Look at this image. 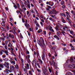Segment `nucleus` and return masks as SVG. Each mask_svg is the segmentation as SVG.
Listing matches in <instances>:
<instances>
[{
    "label": "nucleus",
    "instance_id": "obj_1",
    "mask_svg": "<svg viewBox=\"0 0 75 75\" xmlns=\"http://www.w3.org/2000/svg\"><path fill=\"white\" fill-rule=\"evenodd\" d=\"M5 63L3 64L2 63L1 64H0V67L1 68H4V66L5 67H6L8 69H9V63L6 62H4Z\"/></svg>",
    "mask_w": 75,
    "mask_h": 75
},
{
    "label": "nucleus",
    "instance_id": "obj_2",
    "mask_svg": "<svg viewBox=\"0 0 75 75\" xmlns=\"http://www.w3.org/2000/svg\"><path fill=\"white\" fill-rule=\"evenodd\" d=\"M40 40L41 41V42H40V40H38V44L39 45H40V46H42V44H43L44 46H45V43H44V40H43L42 38H40Z\"/></svg>",
    "mask_w": 75,
    "mask_h": 75
},
{
    "label": "nucleus",
    "instance_id": "obj_3",
    "mask_svg": "<svg viewBox=\"0 0 75 75\" xmlns=\"http://www.w3.org/2000/svg\"><path fill=\"white\" fill-rule=\"evenodd\" d=\"M42 70L43 71V74H44V75H47L48 74V70L46 69L45 66H44V69H42Z\"/></svg>",
    "mask_w": 75,
    "mask_h": 75
},
{
    "label": "nucleus",
    "instance_id": "obj_4",
    "mask_svg": "<svg viewBox=\"0 0 75 75\" xmlns=\"http://www.w3.org/2000/svg\"><path fill=\"white\" fill-rule=\"evenodd\" d=\"M9 38H12V39H14V35L11 34V33H9V36H8L6 37V38L8 40Z\"/></svg>",
    "mask_w": 75,
    "mask_h": 75
},
{
    "label": "nucleus",
    "instance_id": "obj_5",
    "mask_svg": "<svg viewBox=\"0 0 75 75\" xmlns=\"http://www.w3.org/2000/svg\"><path fill=\"white\" fill-rule=\"evenodd\" d=\"M46 4H48V5H50V6H52L54 5V2L52 1H47L46 2Z\"/></svg>",
    "mask_w": 75,
    "mask_h": 75
},
{
    "label": "nucleus",
    "instance_id": "obj_6",
    "mask_svg": "<svg viewBox=\"0 0 75 75\" xmlns=\"http://www.w3.org/2000/svg\"><path fill=\"white\" fill-rule=\"evenodd\" d=\"M70 61L71 62H73V63H75V57H70Z\"/></svg>",
    "mask_w": 75,
    "mask_h": 75
},
{
    "label": "nucleus",
    "instance_id": "obj_7",
    "mask_svg": "<svg viewBox=\"0 0 75 75\" xmlns=\"http://www.w3.org/2000/svg\"><path fill=\"white\" fill-rule=\"evenodd\" d=\"M52 14H56L57 13V12L56 11V10L54 9H53L52 10Z\"/></svg>",
    "mask_w": 75,
    "mask_h": 75
},
{
    "label": "nucleus",
    "instance_id": "obj_8",
    "mask_svg": "<svg viewBox=\"0 0 75 75\" xmlns=\"http://www.w3.org/2000/svg\"><path fill=\"white\" fill-rule=\"evenodd\" d=\"M36 65H37L39 68H41V67H40V64L39 63L37 62H35V67H36Z\"/></svg>",
    "mask_w": 75,
    "mask_h": 75
},
{
    "label": "nucleus",
    "instance_id": "obj_9",
    "mask_svg": "<svg viewBox=\"0 0 75 75\" xmlns=\"http://www.w3.org/2000/svg\"><path fill=\"white\" fill-rule=\"evenodd\" d=\"M25 25L26 27L28 28V29L29 28V27L30 26V24H28V23H25Z\"/></svg>",
    "mask_w": 75,
    "mask_h": 75
},
{
    "label": "nucleus",
    "instance_id": "obj_10",
    "mask_svg": "<svg viewBox=\"0 0 75 75\" xmlns=\"http://www.w3.org/2000/svg\"><path fill=\"white\" fill-rule=\"evenodd\" d=\"M29 65H30V63H27L26 64H25V67H26V68H27L28 69H30V67H29Z\"/></svg>",
    "mask_w": 75,
    "mask_h": 75
},
{
    "label": "nucleus",
    "instance_id": "obj_11",
    "mask_svg": "<svg viewBox=\"0 0 75 75\" xmlns=\"http://www.w3.org/2000/svg\"><path fill=\"white\" fill-rule=\"evenodd\" d=\"M69 67L70 68H75V64H71V65H69Z\"/></svg>",
    "mask_w": 75,
    "mask_h": 75
},
{
    "label": "nucleus",
    "instance_id": "obj_12",
    "mask_svg": "<svg viewBox=\"0 0 75 75\" xmlns=\"http://www.w3.org/2000/svg\"><path fill=\"white\" fill-rule=\"evenodd\" d=\"M45 53H43L42 55V58L43 60H44V59H45Z\"/></svg>",
    "mask_w": 75,
    "mask_h": 75
},
{
    "label": "nucleus",
    "instance_id": "obj_13",
    "mask_svg": "<svg viewBox=\"0 0 75 75\" xmlns=\"http://www.w3.org/2000/svg\"><path fill=\"white\" fill-rule=\"evenodd\" d=\"M10 69L11 70H14V66H11L10 67Z\"/></svg>",
    "mask_w": 75,
    "mask_h": 75
},
{
    "label": "nucleus",
    "instance_id": "obj_14",
    "mask_svg": "<svg viewBox=\"0 0 75 75\" xmlns=\"http://www.w3.org/2000/svg\"><path fill=\"white\" fill-rule=\"evenodd\" d=\"M38 61L40 63V64H43L42 61L41 59H38Z\"/></svg>",
    "mask_w": 75,
    "mask_h": 75
},
{
    "label": "nucleus",
    "instance_id": "obj_15",
    "mask_svg": "<svg viewBox=\"0 0 75 75\" xmlns=\"http://www.w3.org/2000/svg\"><path fill=\"white\" fill-rule=\"evenodd\" d=\"M25 67V68L23 69V71L24 72H27V69H27V68L26 67Z\"/></svg>",
    "mask_w": 75,
    "mask_h": 75
},
{
    "label": "nucleus",
    "instance_id": "obj_16",
    "mask_svg": "<svg viewBox=\"0 0 75 75\" xmlns=\"http://www.w3.org/2000/svg\"><path fill=\"white\" fill-rule=\"evenodd\" d=\"M3 52H4V50H1V51H0V55H3Z\"/></svg>",
    "mask_w": 75,
    "mask_h": 75
},
{
    "label": "nucleus",
    "instance_id": "obj_17",
    "mask_svg": "<svg viewBox=\"0 0 75 75\" xmlns=\"http://www.w3.org/2000/svg\"><path fill=\"white\" fill-rule=\"evenodd\" d=\"M15 67L16 69H18V68H19V66H18V64H16L15 66Z\"/></svg>",
    "mask_w": 75,
    "mask_h": 75
},
{
    "label": "nucleus",
    "instance_id": "obj_18",
    "mask_svg": "<svg viewBox=\"0 0 75 75\" xmlns=\"http://www.w3.org/2000/svg\"><path fill=\"white\" fill-rule=\"evenodd\" d=\"M4 52L6 53V55H8V52L6 50H5L4 51Z\"/></svg>",
    "mask_w": 75,
    "mask_h": 75
},
{
    "label": "nucleus",
    "instance_id": "obj_19",
    "mask_svg": "<svg viewBox=\"0 0 75 75\" xmlns=\"http://www.w3.org/2000/svg\"><path fill=\"white\" fill-rule=\"evenodd\" d=\"M0 40L1 41H5V38L3 37H1L0 38Z\"/></svg>",
    "mask_w": 75,
    "mask_h": 75
},
{
    "label": "nucleus",
    "instance_id": "obj_20",
    "mask_svg": "<svg viewBox=\"0 0 75 75\" xmlns=\"http://www.w3.org/2000/svg\"><path fill=\"white\" fill-rule=\"evenodd\" d=\"M11 64H14V65L16 64V62H15V61L14 60L11 61Z\"/></svg>",
    "mask_w": 75,
    "mask_h": 75
},
{
    "label": "nucleus",
    "instance_id": "obj_21",
    "mask_svg": "<svg viewBox=\"0 0 75 75\" xmlns=\"http://www.w3.org/2000/svg\"><path fill=\"white\" fill-rule=\"evenodd\" d=\"M5 22L4 21H2V23H1V25L2 26H5Z\"/></svg>",
    "mask_w": 75,
    "mask_h": 75
},
{
    "label": "nucleus",
    "instance_id": "obj_22",
    "mask_svg": "<svg viewBox=\"0 0 75 75\" xmlns=\"http://www.w3.org/2000/svg\"><path fill=\"white\" fill-rule=\"evenodd\" d=\"M60 15H61V16H64V17H66V15H65V13H60Z\"/></svg>",
    "mask_w": 75,
    "mask_h": 75
},
{
    "label": "nucleus",
    "instance_id": "obj_23",
    "mask_svg": "<svg viewBox=\"0 0 75 75\" xmlns=\"http://www.w3.org/2000/svg\"><path fill=\"white\" fill-rule=\"evenodd\" d=\"M26 13L27 15V16H30V12H29V11H27Z\"/></svg>",
    "mask_w": 75,
    "mask_h": 75
},
{
    "label": "nucleus",
    "instance_id": "obj_24",
    "mask_svg": "<svg viewBox=\"0 0 75 75\" xmlns=\"http://www.w3.org/2000/svg\"><path fill=\"white\" fill-rule=\"evenodd\" d=\"M41 32H42V29H40L39 30H38L37 31V32L38 33H41Z\"/></svg>",
    "mask_w": 75,
    "mask_h": 75
},
{
    "label": "nucleus",
    "instance_id": "obj_25",
    "mask_svg": "<svg viewBox=\"0 0 75 75\" xmlns=\"http://www.w3.org/2000/svg\"><path fill=\"white\" fill-rule=\"evenodd\" d=\"M52 63L53 64V65L54 66H55V62H54V60H52Z\"/></svg>",
    "mask_w": 75,
    "mask_h": 75
},
{
    "label": "nucleus",
    "instance_id": "obj_26",
    "mask_svg": "<svg viewBox=\"0 0 75 75\" xmlns=\"http://www.w3.org/2000/svg\"><path fill=\"white\" fill-rule=\"evenodd\" d=\"M38 23V22H37V20L35 19L34 21L33 22V23H34V24H36Z\"/></svg>",
    "mask_w": 75,
    "mask_h": 75
},
{
    "label": "nucleus",
    "instance_id": "obj_27",
    "mask_svg": "<svg viewBox=\"0 0 75 75\" xmlns=\"http://www.w3.org/2000/svg\"><path fill=\"white\" fill-rule=\"evenodd\" d=\"M6 28L7 30H10V28H9V26L8 25H6Z\"/></svg>",
    "mask_w": 75,
    "mask_h": 75
},
{
    "label": "nucleus",
    "instance_id": "obj_28",
    "mask_svg": "<svg viewBox=\"0 0 75 75\" xmlns=\"http://www.w3.org/2000/svg\"><path fill=\"white\" fill-rule=\"evenodd\" d=\"M30 12H31V13H35L34 11L32 9L30 10Z\"/></svg>",
    "mask_w": 75,
    "mask_h": 75
},
{
    "label": "nucleus",
    "instance_id": "obj_29",
    "mask_svg": "<svg viewBox=\"0 0 75 75\" xmlns=\"http://www.w3.org/2000/svg\"><path fill=\"white\" fill-rule=\"evenodd\" d=\"M61 33H62V34L64 35L65 36V34H66L65 32L64 31H62V32H61Z\"/></svg>",
    "mask_w": 75,
    "mask_h": 75
},
{
    "label": "nucleus",
    "instance_id": "obj_30",
    "mask_svg": "<svg viewBox=\"0 0 75 75\" xmlns=\"http://www.w3.org/2000/svg\"><path fill=\"white\" fill-rule=\"evenodd\" d=\"M27 7L29 8V9H30V4H27Z\"/></svg>",
    "mask_w": 75,
    "mask_h": 75
},
{
    "label": "nucleus",
    "instance_id": "obj_31",
    "mask_svg": "<svg viewBox=\"0 0 75 75\" xmlns=\"http://www.w3.org/2000/svg\"><path fill=\"white\" fill-rule=\"evenodd\" d=\"M29 74L30 75H33V73H32V72H31V70H30L29 71Z\"/></svg>",
    "mask_w": 75,
    "mask_h": 75
},
{
    "label": "nucleus",
    "instance_id": "obj_32",
    "mask_svg": "<svg viewBox=\"0 0 75 75\" xmlns=\"http://www.w3.org/2000/svg\"><path fill=\"white\" fill-rule=\"evenodd\" d=\"M48 69L50 73H51V72H52V70H51V68H50V67H48Z\"/></svg>",
    "mask_w": 75,
    "mask_h": 75
},
{
    "label": "nucleus",
    "instance_id": "obj_33",
    "mask_svg": "<svg viewBox=\"0 0 75 75\" xmlns=\"http://www.w3.org/2000/svg\"><path fill=\"white\" fill-rule=\"evenodd\" d=\"M64 1H62L61 2V4L62 5H64Z\"/></svg>",
    "mask_w": 75,
    "mask_h": 75
},
{
    "label": "nucleus",
    "instance_id": "obj_34",
    "mask_svg": "<svg viewBox=\"0 0 75 75\" xmlns=\"http://www.w3.org/2000/svg\"><path fill=\"white\" fill-rule=\"evenodd\" d=\"M45 22L46 23H47V24H49V23H50V22L49 21H48V20L47 19H46Z\"/></svg>",
    "mask_w": 75,
    "mask_h": 75
},
{
    "label": "nucleus",
    "instance_id": "obj_35",
    "mask_svg": "<svg viewBox=\"0 0 75 75\" xmlns=\"http://www.w3.org/2000/svg\"><path fill=\"white\" fill-rule=\"evenodd\" d=\"M51 49L52 50H55L56 49L55 47H53L51 48Z\"/></svg>",
    "mask_w": 75,
    "mask_h": 75
},
{
    "label": "nucleus",
    "instance_id": "obj_36",
    "mask_svg": "<svg viewBox=\"0 0 75 75\" xmlns=\"http://www.w3.org/2000/svg\"><path fill=\"white\" fill-rule=\"evenodd\" d=\"M49 13L50 14H52V11L49 10Z\"/></svg>",
    "mask_w": 75,
    "mask_h": 75
},
{
    "label": "nucleus",
    "instance_id": "obj_37",
    "mask_svg": "<svg viewBox=\"0 0 75 75\" xmlns=\"http://www.w3.org/2000/svg\"><path fill=\"white\" fill-rule=\"evenodd\" d=\"M13 7H14L16 9H17V5H16L15 4H14V6H13Z\"/></svg>",
    "mask_w": 75,
    "mask_h": 75
},
{
    "label": "nucleus",
    "instance_id": "obj_38",
    "mask_svg": "<svg viewBox=\"0 0 75 75\" xmlns=\"http://www.w3.org/2000/svg\"><path fill=\"white\" fill-rule=\"evenodd\" d=\"M8 69H7L4 71V72H8Z\"/></svg>",
    "mask_w": 75,
    "mask_h": 75
},
{
    "label": "nucleus",
    "instance_id": "obj_39",
    "mask_svg": "<svg viewBox=\"0 0 75 75\" xmlns=\"http://www.w3.org/2000/svg\"><path fill=\"white\" fill-rule=\"evenodd\" d=\"M21 61L22 63L23 64V63H24V60H23V59L21 58Z\"/></svg>",
    "mask_w": 75,
    "mask_h": 75
},
{
    "label": "nucleus",
    "instance_id": "obj_40",
    "mask_svg": "<svg viewBox=\"0 0 75 75\" xmlns=\"http://www.w3.org/2000/svg\"><path fill=\"white\" fill-rule=\"evenodd\" d=\"M37 71H38V72H41V70L39 69H37Z\"/></svg>",
    "mask_w": 75,
    "mask_h": 75
},
{
    "label": "nucleus",
    "instance_id": "obj_41",
    "mask_svg": "<svg viewBox=\"0 0 75 75\" xmlns=\"http://www.w3.org/2000/svg\"><path fill=\"white\" fill-rule=\"evenodd\" d=\"M55 29L56 30H58V26H57L56 27Z\"/></svg>",
    "mask_w": 75,
    "mask_h": 75
},
{
    "label": "nucleus",
    "instance_id": "obj_42",
    "mask_svg": "<svg viewBox=\"0 0 75 75\" xmlns=\"http://www.w3.org/2000/svg\"><path fill=\"white\" fill-rule=\"evenodd\" d=\"M66 14L67 16V17H68V16H69V13L68 12H66Z\"/></svg>",
    "mask_w": 75,
    "mask_h": 75
},
{
    "label": "nucleus",
    "instance_id": "obj_43",
    "mask_svg": "<svg viewBox=\"0 0 75 75\" xmlns=\"http://www.w3.org/2000/svg\"><path fill=\"white\" fill-rule=\"evenodd\" d=\"M20 7V6H19V7H18L19 9L20 10L21 12H23V11L22 10V9Z\"/></svg>",
    "mask_w": 75,
    "mask_h": 75
},
{
    "label": "nucleus",
    "instance_id": "obj_44",
    "mask_svg": "<svg viewBox=\"0 0 75 75\" xmlns=\"http://www.w3.org/2000/svg\"><path fill=\"white\" fill-rule=\"evenodd\" d=\"M36 26H37V27H40V25H39V24H38V23L36 24Z\"/></svg>",
    "mask_w": 75,
    "mask_h": 75
},
{
    "label": "nucleus",
    "instance_id": "obj_45",
    "mask_svg": "<svg viewBox=\"0 0 75 75\" xmlns=\"http://www.w3.org/2000/svg\"><path fill=\"white\" fill-rule=\"evenodd\" d=\"M47 7H48V8H51V6H50L48 5H47Z\"/></svg>",
    "mask_w": 75,
    "mask_h": 75
},
{
    "label": "nucleus",
    "instance_id": "obj_46",
    "mask_svg": "<svg viewBox=\"0 0 75 75\" xmlns=\"http://www.w3.org/2000/svg\"><path fill=\"white\" fill-rule=\"evenodd\" d=\"M71 50H74L75 49V48H74V47L73 46H72L71 47Z\"/></svg>",
    "mask_w": 75,
    "mask_h": 75
},
{
    "label": "nucleus",
    "instance_id": "obj_47",
    "mask_svg": "<svg viewBox=\"0 0 75 75\" xmlns=\"http://www.w3.org/2000/svg\"><path fill=\"white\" fill-rule=\"evenodd\" d=\"M16 4L17 5L18 7H20V4H19L17 3Z\"/></svg>",
    "mask_w": 75,
    "mask_h": 75
},
{
    "label": "nucleus",
    "instance_id": "obj_48",
    "mask_svg": "<svg viewBox=\"0 0 75 75\" xmlns=\"http://www.w3.org/2000/svg\"><path fill=\"white\" fill-rule=\"evenodd\" d=\"M70 33L71 34H72L74 33V31H70Z\"/></svg>",
    "mask_w": 75,
    "mask_h": 75
},
{
    "label": "nucleus",
    "instance_id": "obj_49",
    "mask_svg": "<svg viewBox=\"0 0 75 75\" xmlns=\"http://www.w3.org/2000/svg\"><path fill=\"white\" fill-rule=\"evenodd\" d=\"M40 17L41 18H44V17H43V16L42 15H40Z\"/></svg>",
    "mask_w": 75,
    "mask_h": 75
},
{
    "label": "nucleus",
    "instance_id": "obj_50",
    "mask_svg": "<svg viewBox=\"0 0 75 75\" xmlns=\"http://www.w3.org/2000/svg\"><path fill=\"white\" fill-rule=\"evenodd\" d=\"M40 24L41 25H42V26H43V23H42V22H40Z\"/></svg>",
    "mask_w": 75,
    "mask_h": 75
},
{
    "label": "nucleus",
    "instance_id": "obj_51",
    "mask_svg": "<svg viewBox=\"0 0 75 75\" xmlns=\"http://www.w3.org/2000/svg\"><path fill=\"white\" fill-rule=\"evenodd\" d=\"M7 43H8V41L6 40L5 41V44H6V45H7Z\"/></svg>",
    "mask_w": 75,
    "mask_h": 75
},
{
    "label": "nucleus",
    "instance_id": "obj_52",
    "mask_svg": "<svg viewBox=\"0 0 75 75\" xmlns=\"http://www.w3.org/2000/svg\"><path fill=\"white\" fill-rule=\"evenodd\" d=\"M5 48L6 50H7V45H6L5 46Z\"/></svg>",
    "mask_w": 75,
    "mask_h": 75
},
{
    "label": "nucleus",
    "instance_id": "obj_53",
    "mask_svg": "<svg viewBox=\"0 0 75 75\" xmlns=\"http://www.w3.org/2000/svg\"><path fill=\"white\" fill-rule=\"evenodd\" d=\"M4 61H7V58L4 59Z\"/></svg>",
    "mask_w": 75,
    "mask_h": 75
},
{
    "label": "nucleus",
    "instance_id": "obj_54",
    "mask_svg": "<svg viewBox=\"0 0 75 75\" xmlns=\"http://www.w3.org/2000/svg\"><path fill=\"white\" fill-rule=\"evenodd\" d=\"M28 59L29 60H30V55L28 54Z\"/></svg>",
    "mask_w": 75,
    "mask_h": 75
},
{
    "label": "nucleus",
    "instance_id": "obj_55",
    "mask_svg": "<svg viewBox=\"0 0 75 75\" xmlns=\"http://www.w3.org/2000/svg\"><path fill=\"white\" fill-rule=\"evenodd\" d=\"M6 57V55H2V57H3V58H5Z\"/></svg>",
    "mask_w": 75,
    "mask_h": 75
},
{
    "label": "nucleus",
    "instance_id": "obj_56",
    "mask_svg": "<svg viewBox=\"0 0 75 75\" xmlns=\"http://www.w3.org/2000/svg\"><path fill=\"white\" fill-rule=\"evenodd\" d=\"M57 34L58 36H59V35H60V34L58 32L57 33Z\"/></svg>",
    "mask_w": 75,
    "mask_h": 75
},
{
    "label": "nucleus",
    "instance_id": "obj_57",
    "mask_svg": "<svg viewBox=\"0 0 75 75\" xmlns=\"http://www.w3.org/2000/svg\"><path fill=\"white\" fill-rule=\"evenodd\" d=\"M71 14H74V13H75V12H74V11L73 10H72L71 11Z\"/></svg>",
    "mask_w": 75,
    "mask_h": 75
},
{
    "label": "nucleus",
    "instance_id": "obj_58",
    "mask_svg": "<svg viewBox=\"0 0 75 75\" xmlns=\"http://www.w3.org/2000/svg\"><path fill=\"white\" fill-rule=\"evenodd\" d=\"M64 25L63 26H64V27L65 28H68V27H67V26L66 25Z\"/></svg>",
    "mask_w": 75,
    "mask_h": 75
},
{
    "label": "nucleus",
    "instance_id": "obj_59",
    "mask_svg": "<svg viewBox=\"0 0 75 75\" xmlns=\"http://www.w3.org/2000/svg\"><path fill=\"white\" fill-rule=\"evenodd\" d=\"M52 27L51 26L49 28L50 30V31L51 30H52Z\"/></svg>",
    "mask_w": 75,
    "mask_h": 75
},
{
    "label": "nucleus",
    "instance_id": "obj_60",
    "mask_svg": "<svg viewBox=\"0 0 75 75\" xmlns=\"http://www.w3.org/2000/svg\"><path fill=\"white\" fill-rule=\"evenodd\" d=\"M66 18L67 19V20L69 21H70V19H69V18H68V17H67Z\"/></svg>",
    "mask_w": 75,
    "mask_h": 75
},
{
    "label": "nucleus",
    "instance_id": "obj_61",
    "mask_svg": "<svg viewBox=\"0 0 75 75\" xmlns=\"http://www.w3.org/2000/svg\"><path fill=\"white\" fill-rule=\"evenodd\" d=\"M43 33H44V34H45V35L46 34V31H45V30L43 31Z\"/></svg>",
    "mask_w": 75,
    "mask_h": 75
},
{
    "label": "nucleus",
    "instance_id": "obj_62",
    "mask_svg": "<svg viewBox=\"0 0 75 75\" xmlns=\"http://www.w3.org/2000/svg\"><path fill=\"white\" fill-rule=\"evenodd\" d=\"M35 18L37 20H39V18L38 17H36Z\"/></svg>",
    "mask_w": 75,
    "mask_h": 75
},
{
    "label": "nucleus",
    "instance_id": "obj_63",
    "mask_svg": "<svg viewBox=\"0 0 75 75\" xmlns=\"http://www.w3.org/2000/svg\"><path fill=\"white\" fill-rule=\"evenodd\" d=\"M12 70H8L9 72H13V71H12Z\"/></svg>",
    "mask_w": 75,
    "mask_h": 75
},
{
    "label": "nucleus",
    "instance_id": "obj_64",
    "mask_svg": "<svg viewBox=\"0 0 75 75\" xmlns=\"http://www.w3.org/2000/svg\"><path fill=\"white\" fill-rule=\"evenodd\" d=\"M67 75H71V73L69 72H68L67 73Z\"/></svg>",
    "mask_w": 75,
    "mask_h": 75
}]
</instances>
